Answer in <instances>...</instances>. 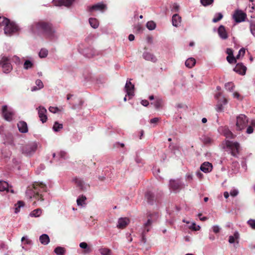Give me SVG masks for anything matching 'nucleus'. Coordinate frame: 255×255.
<instances>
[{
    "label": "nucleus",
    "instance_id": "obj_1",
    "mask_svg": "<svg viewBox=\"0 0 255 255\" xmlns=\"http://www.w3.org/2000/svg\"><path fill=\"white\" fill-rule=\"evenodd\" d=\"M30 29L33 33L37 31H41L52 40L57 38V35L51 23L45 21L40 20L33 23L30 26Z\"/></svg>",
    "mask_w": 255,
    "mask_h": 255
},
{
    "label": "nucleus",
    "instance_id": "obj_2",
    "mask_svg": "<svg viewBox=\"0 0 255 255\" xmlns=\"http://www.w3.org/2000/svg\"><path fill=\"white\" fill-rule=\"evenodd\" d=\"M46 186L42 182H35L32 187H29L26 192V195L30 198H33L40 205H43L44 201L43 192L46 191Z\"/></svg>",
    "mask_w": 255,
    "mask_h": 255
},
{
    "label": "nucleus",
    "instance_id": "obj_3",
    "mask_svg": "<svg viewBox=\"0 0 255 255\" xmlns=\"http://www.w3.org/2000/svg\"><path fill=\"white\" fill-rule=\"evenodd\" d=\"M159 215L157 213H150L147 216V220L143 224V230H142V240L145 243V235L151 229L152 224L153 223L155 222L158 218Z\"/></svg>",
    "mask_w": 255,
    "mask_h": 255
},
{
    "label": "nucleus",
    "instance_id": "obj_4",
    "mask_svg": "<svg viewBox=\"0 0 255 255\" xmlns=\"http://www.w3.org/2000/svg\"><path fill=\"white\" fill-rule=\"evenodd\" d=\"M38 144L35 142H31L23 145L21 148L23 154L26 156H31L36 151Z\"/></svg>",
    "mask_w": 255,
    "mask_h": 255
},
{
    "label": "nucleus",
    "instance_id": "obj_5",
    "mask_svg": "<svg viewBox=\"0 0 255 255\" xmlns=\"http://www.w3.org/2000/svg\"><path fill=\"white\" fill-rule=\"evenodd\" d=\"M226 146L230 149L231 154L234 156H237L241 150V146L239 142L230 140L225 142Z\"/></svg>",
    "mask_w": 255,
    "mask_h": 255
},
{
    "label": "nucleus",
    "instance_id": "obj_6",
    "mask_svg": "<svg viewBox=\"0 0 255 255\" xmlns=\"http://www.w3.org/2000/svg\"><path fill=\"white\" fill-rule=\"evenodd\" d=\"M3 30L6 35L11 36L19 30V27L15 22L9 20V22L4 26Z\"/></svg>",
    "mask_w": 255,
    "mask_h": 255
},
{
    "label": "nucleus",
    "instance_id": "obj_7",
    "mask_svg": "<svg viewBox=\"0 0 255 255\" xmlns=\"http://www.w3.org/2000/svg\"><path fill=\"white\" fill-rule=\"evenodd\" d=\"M248 123V118L244 114H241L237 117L236 118V129L237 130H242L247 126Z\"/></svg>",
    "mask_w": 255,
    "mask_h": 255
},
{
    "label": "nucleus",
    "instance_id": "obj_8",
    "mask_svg": "<svg viewBox=\"0 0 255 255\" xmlns=\"http://www.w3.org/2000/svg\"><path fill=\"white\" fill-rule=\"evenodd\" d=\"M1 113L2 117L5 121L7 122L12 121L14 112L12 108L8 107L7 105H3L1 108Z\"/></svg>",
    "mask_w": 255,
    "mask_h": 255
},
{
    "label": "nucleus",
    "instance_id": "obj_9",
    "mask_svg": "<svg viewBox=\"0 0 255 255\" xmlns=\"http://www.w3.org/2000/svg\"><path fill=\"white\" fill-rule=\"evenodd\" d=\"M131 79L128 80L125 86V91L127 93V95L124 99L125 102L127 101V96H128L129 99H130L134 96V86L131 82Z\"/></svg>",
    "mask_w": 255,
    "mask_h": 255
},
{
    "label": "nucleus",
    "instance_id": "obj_10",
    "mask_svg": "<svg viewBox=\"0 0 255 255\" xmlns=\"http://www.w3.org/2000/svg\"><path fill=\"white\" fill-rule=\"evenodd\" d=\"M0 67H1L4 73H8L12 70V66L9 62V59L3 57L0 61Z\"/></svg>",
    "mask_w": 255,
    "mask_h": 255
},
{
    "label": "nucleus",
    "instance_id": "obj_11",
    "mask_svg": "<svg viewBox=\"0 0 255 255\" xmlns=\"http://www.w3.org/2000/svg\"><path fill=\"white\" fill-rule=\"evenodd\" d=\"M183 184L179 179L172 180L169 181V188L172 191L177 192L182 188Z\"/></svg>",
    "mask_w": 255,
    "mask_h": 255
},
{
    "label": "nucleus",
    "instance_id": "obj_12",
    "mask_svg": "<svg viewBox=\"0 0 255 255\" xmlns=\"http://www.w3.org/2000/svg\"><path fill=\"white\" fill-rule=\"evenodd\" d=\"M107 8V5L103 2H99L89 7L90 11H100L104 12Z\"/></svg>",
    "mask_w": 255,
    "mask_h": 255
},
{
    "label": "nucleus",
    "instance_id": "obj_13",
    "mask_svg": "<svg viewBox=\"0 0 255 255\" xmlns=\"http://www.w3.org/2000/svg\"><path fill=\"white\" fill-rule=\"evenodd\" d=\"M233 17L237 22H241L245 20L246 14L242 10H238L235 11Z\"/></svg>",
    "mask_w": 255,
    "mask_h": 255
},
{
    "label": "nucleus",
    "instance_id": "obj_14",
    "mask_svg": "<svg viewBox=\"0 0 255 255\" xmlns=\"http://www.w3.org/2000/svg\"><path fill=\"white\" fill-rule=\"evenodd\" d=\"M142 57L145 60L153 63H156L157 61L156 57L153 53L148 51H144L143 53Z\"/></svg>",
    "mask_w": 255,
    "mask_h": 255
},
{
    "label": "nucleus",
    "instance_id": "obj_15",
    "mask_svg": "<svg viewBox=\"0 0 255 255\" xmlns=\"http://www.w3.org/2000/svg\"><path fill=\"white\" fill-rule=\"evenodd\" d=\"M38 109V116L40 118V121L43 123H45L46 122L47 117L46 115L47 110L46 109L43 107L40 106L37 109Z\"/></svg>",
    "mask_w": 255,
    "mask_h": 255
},
{
    "label": "nucleus",
    "instance_id": "obj_16",
    "mask_svg": "<svg viewBox=\"0 0 255 255\" xmlns=\"http://www.w3.org/2000/svg\"><path fill=\"white\" fill-rule=\"evenodd\" d=\"M219 36L222 40H226L228 38V34L224 26L221 25L217 30Z\"/></svg>",
    "mask_w": 255,
    "mask_h": 255
},
{
    "label": "nucleus",
    "instance_id": "obj_17",
    "mask_svg": "<svg viewBox=\"0 0 255 255\" xmlns=\"http://www.w3.org/2000/svg\"><path fill=\"white\" fill-rule=\"evenodd\" d=\"M200 169L205 173H208L212 170L213 165L209 162H204L201 165Z\"/></svg>",
    "mask_w": 255,
    "mask_h": 255
},
{
    "label": "nucleus",
    "instance_id": "obj_18",
    "mask_svg": "<svg viewBox=\"0 0 255 255\" xmlns=\"http://www.w3.org/2000/svg\"><path fill=\"white\" fill-rule=\"evenodd\" d=\"M73 181L76 184L77 187H78L81 190H85L87 189V187L88 186L81 178L75 177L73 178Z\"/></svg>",
    "mask_w": 255,
    "mask_h": 255
},
{
    "label": "nucleus",
    "instance_id": "obj_19",
    "mask_svg": "<svg viewBox=\"0 0 255 255\" xmlns=\"http://www.w3.org/2000/svg\"><path fill=\"white\" fill-rule=\"evenodd\" d=\"M75 0H53V4L56 6L70 5Z\"/></svg>",
    "mask_w": 255,
    "mask_h": 255
},
{
    "label": "nucleus",
    "instance_id": "obj_20",
    "mask_svg": "<svg viewBox=\"0 0 255 255\" xmlns=\"http://www.w3.org/2000/svg\"><path fill=\"white\" fill-rule=\"evenodd\" d=\"M129 223V220L128 218H120L118 220L117 227L119 229H123L125 228Z\"/></svg>",
    "mask_w": 255,
    "mask_h": 255
},
{
    "label": "nucleus",
    "instance_id": "obj_21",
    "mask_svg": "<svg viewBox=\"0 0 255 255\" xmlns=\"http://www.w3.org/2000/svg\"><path fill=\"white\" fill-rule=\"evenodd\" d=\"M247 68L242 63H238L234 68V71L241 75L246 74Z\"/></svg>",
    "mask_w": 255,
    "mask_h": 255
},
{
    "label": "nucleus",
    "instance_id": "obj_22",
    "mask_svg": "<svg viewBox=\"0 0 255 255\" xmlns=\"http://www.w3.org/2000/svg\"><path fill=\"white\" fill-rule=\"evenodd\" d=\"M182 221L183 222L186 223L188 225V228L192 231H198L201 229L200 226L199 225H197L194 222H190L185 219H183Z\"/></svg>",
    "mask_w": 255,
    "mask_h": 255
},
{
    "label": "nucleus",
    "instance_id": "obj_23",
    "mask_svg": "<svg viewBox=\"0 0 255 255\" xmlns=\"http://www.w3.org/2000/svg\"><path fill=\"white\" fill-rule=\"evenodd\" d=\"M220 132H222V133L227 137V138H234V135L233 133L229 130V129L227 127H221L218 129Z\"/></svg>",
    "mask_w": 255,
    "mask_h": 255
},
{
    "label": "nucleus",
    "instance_id": "obj_24",
    "mask_svg": "<svg viewBox=\"0 0 255 255\" xmlns=\"http://www.w3.org/2000/svg\"><path fill=\"white\" fill-rule=\"evenodd\" d=\"M17 128L19 131L21 133H26L28 132V127L26 122L24 121L19 122L17 124Z\"/></svg>",
    "mask_w": 255,
    "mask_h": 255
},
{
    "label": "nucleus",
    "instance_id": "obj_25",
    "mask_svg": "<svg viewBox=\"0 0 255 255\" xmlns=\"http://www.w3.org/2000/svg\"><path fill=\"white\" fill-rule=\"evenodd\" d=\"M34 66V61L32 58H30L25 60L23 63V69L28 70L32 69Z\"/></svg>",
    "mask_w": 255,
    "mask_h": 255
},
{
    "label": "nucleus",
    "instance_id": "obj_26",
    "mask_svg": "<svg viewBox=\"0 0 255 255\" xmlns=\"http://www.w3.org/2000/svg\"><path fill=\"white\" fill-rule=\"evenodd\" d=\"M6 191V192H11L13 193L12 189L9 188V185L6 181H0V191Z\"/></svg>",
    "mask_w": 255,
    "mask_h": 255
},
{
    "label": "nucleus",
    "instance_id": "obj_27",
    "mask_svg": "<svg viewBox=\"0 0 255 255\" xmlns=\"http://www.w3.org/2000/svg\"><path fill=\"white\" fill-rule=\"evenodd\" d=\"M145 197L147 202L149 204L152 205L155 201V197L154 194L150 191L147 192Z\"/></svg>",
    "mask_w": 255,
    "mask_h": 255
},
{
    "label": "nucleus",
    "instance_id": "obj_28",
    "mask_svg": "<svg viewBox=\"0 0 255 255\" xmlns=\"http://www.w3.org/2000/svg\"><path fill=\"white\" fill-rule=\"evenodd\" d=\"M181 17L178 14H174L172 17V25L178 27L181 23Z\"/></svg>",
    "mask_w": 255,
    "mask_h": 255
},
{
    "label": "nucleus",
    "instance_id": "obj_29",
    "mask_svg": "<svg viewBox=\"0 0 255 255\" xmlns=\"http://www.w3.org/2000/svg\"><path fill=\"white\" fill-rule=\"evenodd\" d=\"M35 84L36 86L31 87V90L32 92L39 90L43 87V84L39 79H37L35 81Z\"/></svg>",
    "mask_w": 255,
    "mask_h": 255
},
{
    "label": "nucleus",
    "instance_id": "obj_30",
    "mask_svg": "<svg viewBox=\"0 0 255 255\" xmlns=\"http://www.w3.org/2000/svg\"><path fill=\"white\" fill-rule=\"evenodd\" d=\"M39 241L42 244L46 245L49 243L50 239L49 236L47 234H44L40 236Z\"/></svg>",
    "mask_w": 255,
    "mask_h": 255
},
{
    "label": "nucleus",
    "instance_id": "obj_31",
    "mask_svg": "<svg viewBox=\"0 0 255 255\" xmlns=\"http://www.w3.org/2000/svg\"><path fill=\"white\" fill-rule=\"evenodd\" d=\"M227 103V100L225 98H223L221 100H218V104L217 106V111L218 112H221L223 110V106Z\"/></svg>",
    "mask_w": 255,
    "mask_h": 255
},
{
    "label": "nucleus",
    "instance_id": "obj_32",
    "mask_svg": "<svg viewBox=\"0 0 255 255\" xmlns=\"http://www.w3.org/2000/svg\"><path fill=\"white\" fill-rule=\"evenodd\" d=\"M196 63V60L193 58H189L186 60L185 64L188 68H191L193 67Z\"/></svg>",
    "mask_w": 255,
    "mask_h": 255
},
{
    "label": "nucleus",
    "instance_id": "obj_33",
    "mask_svg": "<svg viewBox=\"0 0 255 255\" xmlns=\"http://www.w3.org/2000/svg\"><path fill=\"white\" fill-rule=\"evenodd\" d=\"M89 22L93 28H97L99 26V22L98 20L95 18H90L89 19Z\"/></svg>",
    "mask_w": 255,
    "mask_h": 255
},
{
    "label": "nucleus",
    "instance_id": "obj_34",
    "mask_svg": "<svg viewBox=\"0 0 255 255\" xmlns=\"http://www.w3.org/2000/svg\"><path fill=\"white\" fill-rule=\"evenodd\" d=\"M239 236H240V235H239V233H238V232L236 231L234 233L233 236H230L229 237V242L230 244H233V243H235L236 240H237L239 239Z\"/></svg>",
    "mask_w": 255,
    "mask_h": 255
},
{
    "label": "nucleus",
    "instance_id": "obj_35",
    "mask_svg": "<svg viewBox=\"0 0 255 255\" xmlns=\"http://www.w3.org/2000/svg\"><path fill=\"white\" fill-rule=\"evenodd\" d=\"M162 104H163V100L162 99L159 98H156L155 102L153 103H151V104L154 105V107L156 109H158L160 108V107H161Z\"/></svg>",
    "mask_w": 255,
    "mask_h": 255
},
{
    "label": "nucleus",
    "instance_id": "obj_36",
    "mask_svg": "<svg viewBox=\"0 0 255 255\" xmlns=\"http://www.w3.org/2000/svg\"><path fill=\"white\" fill-rule=\"evenodd\" d=\"M63 128L62 124L59 123L58 122H55L53 126V130L55 132L59 131Z\"/></svg>",
    "mask_w": 255,
    "mask_h": 255
},
{
    "label": "nucleus",
    "instance_id": "obj_37",
    "mask_svg": "<svg viewBox=\"0 0 255 255\" xmlns=\"http://www.w3.org/2000/svg\"><path fill=\"white\" fill-rule=\"evenodd\" d=\"M42 213V210L41 209H36L32 211L29 216L32 217H38Z\"/></svg>",
    "mask_w": 255,
    "mask_h": 255
},
{
    "label": "nucleus",
    "instance_id": "obj_38",
    "mask_svg": "<svg viewBox=\"0 0 255 255\" xmlns=\"http://www.w3.org/2000/svg\"><path fill=\"white\" fill-rule=\"evenodd\" d=\"M85 55L88 58H91L96 55L95 50L93 49H89L86 50Z\"/></svg>",
    "mask_w": 255,
    "mask_h": 255
},
{
    "label": "nucleus",
    "instance_id": "obj_39",
    "mask_svg": "<svg viewBox=\"0 0 255 255\" xmlns=\"http://www.w3.org/2000/svg\"><path fill=\"white\" fill-rule=\"evenodd\" d=\"M86 197L85 196L82 195L79 196L77 199V204L78 206H83L85 204V200Z\"/></svg>",
    "mask_w": 255,
    "mask_h": 255
},
{
    "label": "nucleus",
    "instance_id": "obj_40",
    "mask_svg": "<svg viewBox=\"0 0 255 255\" xmlns=\"http://www.w3.org/2000/svg\"><path fill=\"white\" fill-rule=\"evenodd\" d=\"M24 206V203L21 201H19L15 204L14 213L17 214L20 211V208Z\"/></svg>",
    "mask_w": 255,
    "mask_h": 255
},
{
    "label": "nucleus",
    "instance_id": "obj_41",
    "mask_svg": "<svg viewBox=\"0 0 255 255\" xmlns=\"http://www.w3.org/2000/svg\"><path fill=\"white\" fill-rule=\"evenodd\" d=\"M99 252L102 255H111L112 254L111 250L106 248L100 249Z\"/></svg>",
    "mask_w": 255,
    "mask_h": 255
},
{
    "label": "nucleus",
    "instance_id": "obj_42",
    "mask_svg": "<svg viewBox=\"0 0 255 255\" xmlns=\"http://www.w3.org/2000/svg\"><path fill=\"white\" fill-rule=\"evenodd\" d=\"M54 252L57 255H64L65 250L64 248L58 247L55 249Z\"/></svg>",
    "mask_w": 255,
    "mask_h": 255
},
{
    "label": "nucleus",
    "instance_id": "obj_43",
    "mask_svg": "<svg viewBox=\"0 0 255 255\" xmlns=\"http://www.w3.org/2000/svg\"><path fill=\"white\" fill-rule=\"evenodd\" d=\"M146 26L149 30H152L155 28L156 24L153 21H150L146 23Z\"/></svg>",
    "mask_w": 255,
    "mask_h": 255
},
{
    "label": "nucleus",
    "instance_id": "obj_44",
    "mask_svg": "<svg viewBox=\"0 0 255 255\" xmlns=\"http://www.w3.org/2000/svg\"><path fill=\"white\" fill-rule=\"evenodd\" d=\"M255 127V121H253L251 125L248 127L246 132L248 134H251L254 131L253 128Z\"/></svg>",
    "mask_w": 255,
    "mask_h": 255
},
{
    "label": "nucleus",
    "instance_id": "obj_45",
    "mask_svg": "<svg viewBox=\"0 0 255 255\" xmlns=\"http://www.w3.org/2000/svg\"><path fill=\"white\" fill-rule=\"evenodd\" d=\"M223 14L221 13H216L212 21L214 23L217 22L223 18Z\"/></svg>",
    "mask_w": 255,
    "mask_h": 255
},
{
    "label": "nucleus",
    "instance_id": "obj_46",
    "mask_svg": "<svg viewBox=\"0 0 255 255\" xmlns=\"http://www.w3.org/2000/svg\"><path fill=\"white\" fill-rule=\"evenodd\" d=\"M225 87L227 90L232 92L233 91L235 86L232 82H229L225 84Z\"/></svg>",
    "mask_w": 255,
    "mask_h": 255
},
{
    "label": "nucleus",
    "instance_id": "obj_47",
    "mask_svg": "<svg viewBox=\"0 0 255 255\" xmlns=\"http://www.w3.org/2000/svg\"><path fill=\"white\" fill-rule=\"evenodd\" d=\"M48 55V50L46 49L42 48L39 52V56L40 58H45Z\"/></svg>",
    "mask_w": 255,
    "mask_h": 255
},
{
    "label": "nucleus",
    "instance_id": "obj_48",
    "mask_svg": "<svg viewBox=\"0 0 255 255\" xmlns=\"http://www.w3.org/2000/svg\"><path fill=\"white\" fill-rule=\"evenodd\" d=\"M21 241L24 245H30L31 244V241L28 238V237L25 236L22 237Z\"/></svg>",
    "mask_w": 255,
    "mask_h": 255
},
{
    "label": "nucleus",
    "instance_id": "obj_49",
    "mask_svg": "<svg viewBox=\"0 0 255 255\" xmlns=\"http://www.w3.org/2000/svg\"><path fill=\"white\" fill-rule=\"evenodd\" d=\"M11 60L13 62H14L17 65H19L22 63L20 58L16 55H14L12 57Z\"/></svg>",
    "mask_w": 255,
    "mask_h": 255
},
{
    "label": "nucleus",
    "instance_id": "obj_50",
    "mask_svg": "<svg viewBox=\"0 0 255 255\" xmlns=\"http://www.w3.org/2000/svg\"><path fill=\"white\" fill-rule=\"evenodd\" d=\"M9 20L4 17L0 16V26H3L4 27L7 23L9 22Z\"/></svg>",
    "mask_w": 255,
    "mask_h": 255
},
{
    "label": "nucleus",
    "instance_id": "obj_51",
    "mask_svg": "<svg viewBox=\"0 0 255 255\" xmlns=\"http://www.w3.org/2000/svg\"><path fill=\"white\" fill-rule=\"evenodd\" d=\"M213 1V0H200L201 4L205 6L211 4Z\"/></svg>",
    "mask_w": 255,
    "mask_h": 255
},
{
    "label": "nucleus",
    "instance_id": "obj_52",
    "mask_svg": "<svg viewBox=\"0 0 255 255\" xmlns=\"http://www.w3.org/2000/svg\"><path fill=\"white\" fill-rule=\"evenodd\" d=\"M56 157L65 159L67 158V153L65 151H61L58 153Z\"/></svg>",
    "mask_w": 255,
    "mask_h": 255
},
{
    "label": "nucleus",
    "instance_id": "obj_53",
    "mask_svg": "<svg viewBox=\"0 0 255 255\" xmlns=\"http://www.w3.org/2000/svg\"><path fill=\"white\" fill-rule=\"evenodd\" d=\"M227 60L229 63H235L236 62V58L234 56H228Z\"/></svg>",
    "mask_w": 255,
    "mask_h": 255
},
{
    "label": "nucleus",
    "instance_id": "obj_54",
    "mask_svg": "<svg viewBox=\"0 0 255 255\" xmlns=\"http://www.w3.org/2000/svg\"><path fill=\"white\" fill-rule=\"evenodd\" d=\"M250 29L252 35L255 37V23H251L250 26Z\"/></svg>",
    "mask_w": 255,
    "mask_h": 255
},
{
    "label": "nucleus",
    "instance_id": "obj_55",
    "mask_svg": "<svg viewBox=\"0 0 255 255\" xmlns=\"http://www.w3.org/2000/svg\"><path fill=\"white\" fill-rule=\"evenodd\" d=\"M247 223L252 229L255 230V220L250 219L248 221Z\"/></svg>",
    "mask_w": 255,
    "mask_h": 255
},
{
    "label": "nucleus",
    "instance_id": "obj_56",
    "mask_svg": "<svg viewBox=\"0 0 255 255\" xmlns=\"http://www.w3.org/2000/svg\"><path fill=\"white\" fill-rule=\"evenodd\" d=\"M245 49L243 48L240 49V50L238 52V54L236 56V59H239L240 56H243L245 55Z\"/></svg>",
    "mask_w": 255,
    "mask_h": 255
},
{
    "label": "nucleus",
    "instance_id": "obj_57",
    "mask_svg": "<svg viewBox=\"0 0 255 255\" xmlns=\"http://www.w3.org/2000/svg\"><path fill=\"white\" fill-rule=\"evenodd\" d=\"M212 228L213 232L215 234L219 233L221 230V228L218 225H214Z\"/></svg>",
    "mask_w": 255,
    "mask_h": 255
},
{
    "label": "nucleus",
    "instance_id": "obj_58",
    "mask_svg": "<svg viewBox=\"0 0 255 255\" xmlns=\"http://www.w3.org/2000/svg\"><path fill=\"white\" fill-rule=\"evenodd\" d=\"M49 111L52 113H57L60 111L59 109L57 107H50L49 108Z\"/></svg>",
    "mask_w": 255,
    "mask_h": 255
},
{
    "label": "nucleus",
    "instance_id": "obj_59",
    "mask_svg": "<svg viewBox=\"0 0 255 255\" xmlns=\"http://www.w3.org/2000/svg\"><path fill=\"white\" fill-rule=\"evenodd\" d=\"M239 194V191L236 189H233L230 191V195L233 197L236 196Z\"/></svg>",
    "mask_w": 255,
    "mask_h": 255
},
{
    "label": "nucleus",
    "instance_id": "obj_60",
    "mask_svg": "<svg viewBox=\"0 0 255 255\" xmlns=\"http://www.w3.org/2000/svg\"><path fill=\"white\" fill-rule=\"evenodd\" d=\"M79 246L82 249H86L88 248V245L85 242H82L80 244Z\"/></svg>",
    "mask_w": 255,
    "mask_h": 255
},
{
    "label": "nucleus",
    "instance_id": "obj_61",
    "mask_svg": "<svg viewBox=\"0 0 255 255\" xmlns=\"http://www.w3.org/2000/svg\"><path fill=\"white\" fill-rule=\"evenodd\" d=\"M179 9V6L177 3H174L173 5L172 10L178 11Z\"/></svg>",
    "mask_w": 255,
    "mask_h": 255
},
{
    "label": "nucleus",
    "instance_id": "obj_62",
    "mask_svg": "<svg viewBox=\"0 0 255 255\" xmlns=\"http://www.w3.org/2000/svg\"><path fill=\"white\" fill-rule=\"evenodd\" d=\"M226 53L228 56H233V51L231 48H227L226 50Z\"/></svg>",
    "mask_w": 255,
    "mask_h": 255
},
{
    "label": "nucleus",
    "instance_id": "obj_63",
    "mask_svg": "<svg viewBox=\"0 0 255 255\" xmlns=\"http://www.w3.org/2000/svg\"><path fill=\"white\" fill-rule=\"evenodd\" d=\"M196 175L199 179H202L203 177V174L200 171H197Z\"/></svg>",
    "mask_w": 255,
    "mask_h": 255
},
{
    "label": "nucleus",
    "instance_id": "obj_64",
    "mask_svg": "<svg viewBox=\"0 0 255 255\" xmlns=\"http://www.w3.org/2000/svg\"><path fill=\"white\" fill-rule=\"evenodd\" d=\"M159 120V119L158 118H154L150 120V123L151 124H155L158 122Z\"/></svg>",
    "mask_w": 255,
    "mask_h": 255
}]
</instances>
